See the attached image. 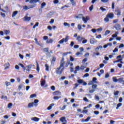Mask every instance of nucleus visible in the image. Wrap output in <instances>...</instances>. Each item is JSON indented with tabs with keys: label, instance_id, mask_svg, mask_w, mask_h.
Returning a JSON list of instances; mask_svg holds the SVG:
<instances>
[{
	"label": "nucleus",
	"instance_id": "f257e3e1",
	"mask_svg": "<svg viewBox=\"0 0 124 124\" xmlns=\"http://www.w3.org/2000/svg\"><path fill=\"white\" fill-rule=\"evenodd\" d=\"M40 0H30V3L31 4H33L32 5H30L29 6L24 5L23 6V9L24 11H27V10H29V9H31V8H34L36 6V2H39Z\"/></svg>",
	"mask_w": 124,
	"mask_h": 124
},
{
	"label": "nucleus",
	"instance_id": "f03ea898",
	"mask_svg": "<svg viewBox=\"0 0 124 124\" xmlns=\"http://www.w3.org/2000/svg\"><path fill=\"white\" fill-rule=\"evenodd\" d=\"M61 68H60L59 67L56 68V73L59 75H62V72H63V70L64 69V67L62 68L61 69Z\"/></svg>",
	"mask_w": 124,
	"mask_h": 124
},
{
	"label": "nucleus",
	"instance_id": "7ed1b4c3",
	"mask_svg": "<svg viewBox=\"0 0 124 124\" xmlns=\"http://www.w3.org/2000/svg\"><path fill=\"white\" fill-rule=\"evenodd\" d=\"M69 38V37L68 36H66L65 38H62L60 41H59L58 42V43L59 44H62V43H63V42L66 43V42H67V41H68Z\"/></svg>",
	"mask_w": 124,
	"mask_h": 124
},
{
	"label": "nucleus",
	"instance_id": "20e7f679",
	"mask_svg": "<svg viewBox=\"0 0 124 124\" xmlns=\"http://www.w3.org/2000/svg\"><path fill=\"white\" fill-rule=\"evenodd\" d=\"M97 88V85L93 84L92 86V90H89L90 93H93L94 92H95V89Z\"/></svg>",
	"mask_w": 124,
	"mask_h": 124
},
{
	"label": "nucleus",
	"instance_id": "39448f33",
	"mask_svg": "<svg viewBox=\"0 0 124 124\" xmlns=\"http://www.w3.org/2000/svg\"><path fill=\"white\" fill-rule=\"evenodd\" d=\"M97 78H93L92 81H91L89 83V85H93V84H97Z\"/></svg>",
	"mask_w": 124,
	"mask_h": 124
},
{
	"label": "nucleus",
	"instance_id": "423d86ee",
	"mask_svg": "<svg viewBox=\"0 0 124 124\" xmlns=\"http://www.w3.org/2000/svg\"><path fill=\"white\" fill-rule=\"evenodd\" d=\"M77 82L78 84H82L83 86H87V82L84 81L83 79H78Z\"/></svg>",
	"mask_w": 124,
	"mask_h": 124
},
{
	"label": "nucleus",
	"instance_id": "0eeeda50",
	"mask_svg": "<svg viewBox=\"0 0 124 124\" xmlns=\"http://www.w3.org/2000/svg\"><path fill=\"white\" fill-rule=\"evenodd\" d=\"M90 20V17L87 16L86 17H82V21L84 22V24H86Z\"/></svg>",
	"mask_w": 124,
	"mask_h": 124
},
{
	"label": "nucleus",
	"instance_id": "6e6552de",
	"mask_svg": "<svg viewBox=\"0 0 124 124\" xmlns=\"http://www.w3.org/2000/svg\"><path fill=\"white\" fill-rule=\"evenodd\" d=\"M63 61H64V59L62 58L61 61L60 65L59 67V68H62H62H63V67H64L63 66L64 65L65 62Z\"/></svg>",
	"mask_w": 124,
	"mask_h": 124
},
{
	"label": "nucleus",
	"instance_id": "1a4fd4ad",
	"mask_svg": "<svg viewBox=\"0 0 124 124\" xmlns=\"http://www.w3.org/2000/svg\"><path fill=\"white\" fill-rule=\"evenodd\" d=\"M114 28L116 29V31H120L121 30V25L119 24H116L114 25Z\"/></svg>",
	"mask_w": 124,
	"mask_h": 124
},
{
	"label": "nucleus",
	"instance_id": "9d476101",
	"mask_svg": "<svg viewBox=\"0 0 124 124\" xmlns=\"http://www.w3.org/2000/svg\"><path fill=\"white\" fill-rule=\"evenodd\" d=\"M84 39V38L82 37L81 36L78 35L77 38V40L78 42H82V40Z\"/></svg>",
	"mask_w": 124,
	"mask_h": 124
},
{
	"label": "nucleus",
	"instance_id": "9b49d317",
	"mask_svg": "<svg viewBox=\"0 0 124 124\" xmlns=\"http://www.w3.org/2000/svg\"><path fill=\"white\" fill-rule=\"evenodd\" d=\"M121 10L117 9L115 10V14L117 15V16H121Z\"/></svg>",
	"mask_w": 124,
	"mask_h": 124
},
{
	"label": "nucleus",
	"instance_id": "f8f14e48",
	"mask_svg": "<svg viewBox=\"0 0 124 124\" xmlns=\"http://www.w3.org/2000/svg\"><path fill=\"white\" fill-rule=\"evenodd\" d=\"M107 16L108 18L112 19V18H114V14H113V13H110L108 14L107 15Z\"/></svg>",
	"mask_w": 124,
	"mask_h": 124
},
{
	"label": "nucleus",
	"instance_id": "ddd939ff",
	"mask_svg": "<svg viewBox=\"0 0 124 124\" xmlns=\"http://www.w3.org/2000/svg\"><path fill=\"white\" fill-rule=\"evenodd\" d=\"M90 120H91V117H88L87 118V119H82L81 120V122L82 123H88V122H89V121H90Z\"/></svg>",
	"mask_w": 124,
	"mask_h": 124
},
{
	"label": "nucleus",
	"instance_id": "4468645a",
	"mask_svg": "<svg viewBox=\"0 0 124 124\" xmlns=\"http://www.w3.org/2000/svg\"><path fill=\"white\" fill-rule=\"evenodd\" d=\"M4 66L5 67L4 70H6V69H8V68H9V67L10 66V64H9V63H6L4 65Z\"/></svg>",
	"mask_w": 124,
	"mask_h": 124
},
{
	"label": "nucleus",
	"instance_id": "2eb2a0df",
	"mask_svg": "<svg viewBox=\"0 0 124 124\" xmlns=\"http://www.w3.org/2000/svg\"><path fill=\"white\" fill-rule=\"evenodd\" d=\"M31 121H33L34 122H39V118H37L36 117H33V118H32L31 119Z\"/></svg>",
	"mask_w": 124,
	"mask_h": 124
},
{
	"label": "nucleus",
	"instance_id": "dca6fc26",
	"mask_svg": "<svg viewBox=\"0 0 124 124\" xmlns=\"http://www.w3.org/2000/svg\"><path fill=\"white\" fill-rule=\"evenodd\" d=\"M62 93L59 91H55L53 93V95H61Z\"/></svg>",
	"mask_w": 124,
	"mask_h": 124
},
{
	"label": "nucleus",
	"instance_id": "f3484780",
	"mask_svg": "<svg viewBox=\"0 0 124 124\" xmlns=\"http://www.w3.org/2000/svg\"><path fill=\"white\" fill-rule=\"evenodd\" d=\"M108 46H112V43H108L106 45H105L104 46H103V48H104L105 49L107 48Z\"/></svg>",
	"mask_w": 124,
	"mask_h": 124
},
{
	"label": "nucleus",
	"instance_id": "a211bd4d",
	"mask_svg": "<svg viewBox=\"0 0 124 124\" xmlns=\"http://www.w3.org/2000/svg\"><path fill=\"white\" fill-rule=\"evenodd\" d=\"M66 118L65 117H62L60 119V122H62V123H63V122H66V120H65Z\"/></svg>",
	"mask_w": 124,
	"mask_h": 124
},
{
	"label": "nucleus",
	"instance_id": "6ab92c4d",
	"mask_svg": "<svg viewBox=\"0 0 124 124\" xmlns=\"http://www.w3.org/2000/svg\"><path fill=\"white\" fill-rule=\"evenodd\" d=\"M62 96H55L53 97V99L54 100H59V99H60V98H61Z\"/></svg>",
	"mask_w": 124,
	"mask_h": 124
},
{
	"label": "nucleus",
	"instance_id": "aec40b11",
	"mask_svg": "<svg viewBox=\"0 0 124 124\" xmlns=\"http://www.w3.org/2000/svg\"><path fill=\"white\" fill-rule=\"evenodd\" d=\"M17 14H18V11H14L12 15V17L13 18V17H15V16L16 15H17Z\"/></svg>",
	"mask_w": 124,
	"mask_h": 124
},
{
	"label": "nucleus",
	"instance_id": "412c9836",
	"mask_svg": "<svg viewBox=\"0 0 124 124\" xmlns=\"http://www.w3.org/2000/svg\"><path fill=\"white\" fill-rule=\"evenodd\" d=\"M36 62V70L37 71V72H39V70H40V68H39V64H38V62H37V61Z\"/></svg>",
	"mask_w": 124,
	"mask_h": 124
},
{
	"label": "nucleus",
	"instance_id": "4be33fe9",
	"mask_svg": "<svg viewBox=\"0 0 124 124\" xmlns=\"http://www.w3.org/2000/svg\"><path fill=\"white\" fill-rule=\"evenodd\" d=\"M33 104H34V103H30L28 105V108H31V107H33Z\"/></svg>",
	"mask_w": 124,
	"mask_h": 124
},
{
	"label": "nucleus",
	"instance_id": "5701e85b",
	"mask_svg": "<svg viewBox=\"0 0 124 124\" xmlns=\"http://www.w3.org/2000/svg\"><path fill=\"white\" fill-rule=\"evenodd\" d=\"M24 19L25 21H31V17H28V16H25L24 17Z\"/></svg>",
	"mask_w": 124,
	"mask_h": 124
},
{
	"label": "nucleus",
	"instance_id": "b1692460",
	"mask_svg": "<svg viewBox=\"0 0 124 124\" xmlns=\"http://www.w3.org/2000/svg\"><path fill=\"white\" fill-rule=\"evenodd\" d=\"M54 105H55V104H54V103H52L51 104H50L47 108V110H51V109H52V107H53V106H54Z\"/></svg>",
	"mask_w": 124,
	"mask_h": 124
},
{
	"label": "nucleus",
	"instance_id": "393cba45",
	"mask_svg": "<svg viewBox=\"0 0 124 124\" xmlns=\"http://www.w3.org/2000/svg\"><path fill=\"white\" fill-rule=\"evenodd\" d=\"M54 42V40L52 39H48L46 40V43H48V44H52L53 43V42Z\"/></svg>",
	"mask_w": 124,
	"mask_h": 124
},
{
	"label": "nucleus",
	"instance_id": "a878e982",
	"mask_svg": "<svg viewBox=\"0 0 124 124\" xmlns=\"http://www.w3.org/2000/svg\"><path fill=\"white\" fill-rule=\"evenodd\" d=\"M44 51L45 52H46V53H47L49 55H50V52H49V48L46 47V48H45L43 49Z\"/></svg>",
	"mask_w": 124,
	"mask_h": 124
},
{
	"label": "nucleus",
	"instance_id": "bb28decb",
	"mask_svg": "<svg viewBox=\"0 0 124 124\" xmlns=\"http://www.w3.org/2000/svg\"><path fill=\"white\" fill-rule=\"evenodd\" d=\"M102 48H103V47L102 46H98L97 47L95 48V51H98V50H99L100 49H102Z\"/></svg>",
	"mask_w": 124,
	"mask_h": 124
},
{
	"label": "nucleus",
	"instance_id": "cd10ccee",
	"mask_svg": "<svg viewBox=\"0 0 124 124\" xmlns=\"http://www.w3.org/2000/svg\"><path fill=\"white\" fill-rule=\"evenodd\" d=\"M4 32L6 35H7L10 33V31L6 30L4 31Z\"/></svg>",
	"mask_w": 124,
	"mask_h": 124
},
{
	"label": "nucleus",
	"instance_id": "c85d7f7f",
	"mask_svg": "<svg viewBox=\"0 0 124 124\" xmlns=\"http://www.w3.org/2000/svg\"><path fill=\"white\" fill-rule=\"evenodd\" d=\"M70 2H71L72 5H76V2L74 1V0H70Z\"/></svg>",
	"mask_w": 124,
	"mask_h": 124
},
{
	"label": "nucleus",
	"instance_id": "c756f323",
	"mask_svg": "<svg viewBox=\"0 0 124 124\" xmlns=\"http://www.w3.org/2000/svg\"><path fill=\"white\" fill-rule=\"evenodd\" d=\"M56 60H57V58L53 57L51 61V63H55V62H56Z\"/></svg>",
	"mask_w": 124,
	"mask_h": 124
},
{
	"label": "nucleus",
	"instance_id": "7c9ffc66",
	"mask_svg": "<svg viewBox=\"0 0 124 124\" xmlns=\"http://www.w3.org/2000/svg\"><path fill=\"white\" fill-rule=\"evenodd\" d=\"M45 83H46V81L45 80H43L41 83V86L43 87L45 85Z\"/></svg>",
	"mask_w": 124,
	"mask_h": 124
},
{
	"label": "nucleus",
	"instance_id": "2f4dec72",
	"mask_svg": "<svg viewBox=\"0 0 124 124\" xmlns=\"http://www.w3.org/2000/svg\"><path fill=\"white\" fill-rule=\"evenodd\" d=\"M18 65H20V66L23 68L24 70H26V67L22 63H20L18 64Z\"/></svg>",
	"mask_w": 124,
	"mask_h": 124
},
{
	"label": "nucleus",
	"instance_id": "473e14b6",
	"mask_svg": "<svg viewBox=\"0 0 124 124\" xmlns=\"http://www.w3.org/2000/svg\"><path fill=\"white\" fill-rule=\"evenodd\" d=\"M122 103H119V104H117V107L116 108V110H118V109H119V108H120V107H121V106H122Z\"/></svg>",
	"mask_w": 124,
	"mask_h": 124
},
{
	"label": "nucleus",
	"instance_id": "72a5a7b5",
	"mask_svg": "<svg viewBox=\"0 0 124 124\" xmlns=\"http://www.w3.org/2000/svg\"><path fill=\"white\" fill-rule=\"evenodd\" d=\"M13 105V104L12 103H10L8 104V108H9L10 109L12 108V106Z\"/></svg>",
	"mask_w": 124,
	"mask_h": 124
},
{
	"label": "nucleus",
	"instance_id": "f704fd0d",
	"mask_svg": "<svg viewBox=\"0 0 124 124\" xmlns=\"http://www.w3.org/2000/svg\"><path fill=\"white\" fill-rule=\"evenodd\" d=\"M124 80V78H120L118 79V81H119V83H122L123 81Z\"/></svg>",
	"mask_w": 124,
	"mask_h": 124
},
{
	"label": "nucleus",
	"instance_id": "c9c22d12",
	"mask_svg": "<svg viewBox=\"0 0 124 124\" xmlns=\"http://www.w3.org/2000/svg\"><path fill=\"white\" fill-rule=\"evenodd\" d=\"M45 66L46 67V71H49V65H48V64H45Z\"/></svg>",
	"mask_w": 124,
	"mask_h": 124
},
{
	"label": "nucleus",
	"instance_id": "e433bc0d",
	"mask_svg": "<svg viewBox=\"0 0 124 124\" xmlns=\"http://www.w3.org/2000/svg\"><path fill=\"white\" fill-rule=\"evenodd\" d=\"M112 80H113V82H114L115 83L118 82V79H117L116 77H113L112 78Z\"/></svg>",
	"mask_w": 124,
	"mask_h": 124
},
{
	"label": "nucleus",
	"instance_id": "4c0bfd02",
	"mask_svg": "<svg viewBox=\"0 0 124 124\" xmlns=\"http://www.w3.org/2000/svg\"><path fill=\"white\" fill-rule=\"evenodd\" d=\"M105 22H108L109 21V17L106 16V17L104 18Z\"/></svg>",
	"mask_w": 124,
	"mask_h": 124
},
{
	"label": "nucleus",
	"instance_id": "58836bf2",
	"mask_svg": "<svg viewBox=\"0 0 124 124\" xmlns=\"http://www.w3.org/2000/svg\"><path fill=\"white\" fill-rule=\"evenodd\" d=\"M46 5V3H45V2H44L41 4V8H43V7H44V6H45Z\"/></svg>",
	"mask_w": 124,
	"mask_h": 124
},
{
	"label": "nucleus",
	"instance_id": "ea45409f",
	"mask_svg": "<svg viewBox=\"0 0 124 124\" xmlns=\"http://www.w3.org/2000/svg\"><path fill=\"white\" fill-rule=\"evenodd\" d=\"M110 32H111V31H110L109 30H107L105 32V35H108V34H109V33H110Z\"/></svg>",
	"mask_w": 124,
	"mask_h": 124
},
{
	"label": "nucleus",
	"instance_id": "a19ab883",
	"mask_svg": "<svg viewBox=\"0 0 124 124\" xmlns=\"http://www.w3.org/2000/svg\"><path fill=\"white\" fill-rule=\"evenodd\" d=\"M88 112H89V110L88 109H83L82 110V113L83 114H87Z\"/></svg>",
	"mask_w": 124,
	"mask_h": 124
},
{
	"label": "nucleus",
	"instance_id": "79ce46f5",
	"mask_svg": "<svg viewBox=\"0 0 124 124\" xmlns=\"http://www.w3.org/2000/svg\"><path fill=\"white\" fill-rule=\"evenodd\" d=\"M36 97V94H32L30 95L31 98H33V97Z\"/></svg>",
	"mask_w": 124,
	"mask_h": 124
},
{
	"label": "nucleus",
	"instance_id": "37998d69",
	"mask_svg": "<svg viewBox=\"0 0 124 124\" xmlns=\"http://www.w3.org/2000/svg\"><path fill=\"white\" fill-rule=\"evenodd\" d=\"M90 43H91V44H94V39H90Z\"/></svg>",
	"mask_w": 124,
	"mask_h": 124
},
{
	"label": "nucleus",
	"instance_id": "c03bdc74",
	"mask_svg": "<svg viewBox=\"0 0 124 124\" xmlns=\"http://www.w3.org/2000/svg\"><path fill=\"white\" fill-rule=\"evenodd\" d=\"M78 29L79 31H81V30H82V26L80 24H78Z\"/></svg>",
	"mask_w": 124,
	"mask_h": 124
},
{
	"label": "nucleus",
	"instance_id": "a18cd8bd",
	"mask_svg": "<svg viewBox=\"0 0 124 124\" xmlns=\"http://www.w3.org/2000/svg\"><path fill=\"white\" fill-rule=\"evenodd\" d=\"M110 77V75H109V73H107L106 74L105 78H109Z\"/></svg>",
	"mask_w": 124,
	"mask_h": 124
},
{
	"label": "nucleus",
	"instance_id": "49530a36",
	"mask_svg": "<svg viewBox=\"0 0 124 124\" xmlns=\"http://www.w3.org/2000/svg\"><path fill=\"white\" fill-rule=\"evenodd\" d=\"M93 9V5H92L90 7H89V10L90 11H92Z\"/></svg>",
	"mask_w": 124,
	"mask_h": 124
},
{
	"label": "nucleus",
	"instance_id": "de8ad7c7",
	"mask_svg": "<svg viewBox=\"0 0 124 124\" xmlns=\"http://www.w3.org/2000/svg\"><path fill=\"white\" fill-rule=\"evenodd\" d=\"M122 61H123V59H119V60H118L117 61H114L113 62L114 63H115V62H121Z\"/></svg>",
	"mask_w": 124,
	"mask_h": 124
},
{
	"label": "nucleus",
	"instance_id": "09e8293b",
	"mask_svg": "<svg viewBox=\"0 0 124 124\" xmlns=\"http://www.w3.org/2000/svg\"><path fill=\"white\" fill-rule=\"evenodd\" d=\"M0 15L3 18H5V14L2 12H0Z\"/></svg>",
	"mask_w": 124,
	"mask_h": 124
},
{
	"label": "nucleus",
	"instance_id": "8fccbe9b",
	"mask_svg": "<svg viewBox=\"0 0 124 124\" xmlns=\"http://www.w3.org/2000/svg\"><path fill=\"white\" fill-rule=\"evenodd\" d=\"M63 25L65 27H67V26L69 27L70 26L68 23H67V22H64L63 23Z\"/></svg>",
	"mask_w": 124,
	"mask_h": 124
},
{
	"label": "nucleus",
	"instance_id": "3c124183",
	"mask_svg": "<svg viewBox=\"0 0 124 124\" xmlns=\"http://www.w3.org/2000/svg\"><path fill=\"white\" fill-rule=\"evenodd\" d=\"M83 100L86 101V102H89V99H88L86 97L83 98Z\"/></svg>",
	"mask_w": 124,
	"mask_h": 124
},
{
	"label": "nucleus",
	"instance_id": "603ef678",
	"mask_svg": "<svg viewBox=\"0 0 124 124\" xmlns=\"http://www.w3.org/2000/svg\"><path fill=\"white\" fill-rule=\"evenodd\" d=\"M119 92L118 91H117L114 93V95L115 96H117L119 94Z\"/></svg>",
	"mask_w": 124,
	"mask_h": 124
},
{
	"label": "nucleus",
	"instance_id": "864d4df0",
	"mask_svg": "<svg viewBox=\"0 0 124 124\" xmlns=\"http://www.w3.org/2000/svg\"><path fill=\"white\" fill-rule=\"evenodd\" d=\"M50 89L52 90V91H55V90H56V88L55 87V86H51Z\"/></svg>",
	"mask_w": 124,
	"mask_h": 124
},
{
	"label": "nucleus",
	"instance_id": "5fc2aeb1",
	"mask_svg": "<svg viewBox=\"0 0 124 124\" xmlns=\"http://www.w3.org/2000/svg\"><path fill=\"white\" fill-rule=\"evenodd\" d=\"M70 61L71 62H74V58L73 57H72V56H70Z\"/></svg>",
	"mask_w": 124,
	"mask_h": 124
},
{
	"label": "nucleus",
	"instance_id": "6e6d98bb",
	"mask_svg": "<svg viewBox=\"0 0 124 124\" xmlns=\"http://www.w3.org/2000/svg\"><path fill=\"white\" fill-rule=\"evenodd\" d=\"M119 51V49H118L117 48H114V49L113 50V53H116V52H118Z\"/></svg>",
	"mask_w": 124,
	"mask_h": 124
},
{
	"label": "nucleus",
	"instance_id": "4d7b16f0",
	"mask_svg": "<svg viewBox=\"0 0 124 124\" xmlns=\"http://www.w3.org/2000/svg\"><path fill=\"white\" fill-rule=\"evenodd\" d=\"M100 68H102L104 67V64L101 63L99 64Z\"/></svg>",
	"mask_w": 124,
	"mask_h": 124
},
{
	"label": "nucleus",
	"instance_id": "13d9d810",
	"mask_svg": "<svg viewBox=\"0 0 124 124\" xmlns=\"http://www.w3.org/2000/svg\"><path fill=\"white\" fill-rule=\"evenodd\" d=\"M54 3H55V4H57L58 3H59V0H54L53 1Z\"/></svg>",
	"mask_w": 124,
	"mask_h": 124
},
{
	"label": "nucleus",
	"instance_id": "bf43d9fd",
	"mask_svg": "<svg viewBox=\"0 0 124 124\" xmlns=\"http://www.w3.org/2000/svg\"><path fill=\"white\" fill-rule=\"evenodd\" d=\"M74 48L75 49H77L78 48H79V45H75L74 46Z\"/></svg>",
	"mask_w": 124,
	"mask_h": 124
},
{
	"label": "nucleus",
	"instance_id": "052dcab7",
	"mask_svg": "<svg viewBox=\"0 0 124 124\" xmlns=\"http://www.w3.org/2000/svg\"><path fill=\"white\" fill-rule=\"evenodd\" d=\"M66 107V105H64L61 108L62 111H63V110H64V109H65Z\"/></svg>",
	"mask_w": 124,
	"mask_h": 124
},
{
	"label": "nucleus",
	"instance_id": "680f3d73",
	"mask_svg": "<svg viewBox=\"0 0 124 124\" xmlns=\"http://www.w3.org/2000/svg\"><path fill=\"white\" fill-rule=\"evenodd\" d=\"M100 9H101V10H102V11H103V12H104V11H106V9L102 7H100Z\"/></svg>",
	"mask_w": 124,
	"mask_h": 124
},
{
	"label": "nucleus",
	"instance_id": "e2e57ef3",
	"mask_svg": "<svg viewBox=\"0 0 124 124\" xmlns=\"http://www.w3.org/2000/svg\"><path fill=\"white\" fill-rule=\"evenodd\" d=\"M83 16L82 14H79L78 16H76V18H81Z\"/></svg>",
	"mask_w": 124,
	"mask_h": 124
},
{
	"label": "nucleus",
	"instance_id": "0e129e2a",
	"mask_svg": "<svg viewBox=\"0 0 124 124\" xmlns=\"http://www.w3.org/2000/svg\"><path fill=\"white\" fill-rule=\"evenodd\" d=\"M101 37H102L101 34H99L97 36H96V38H98V39L101 38Z\"/></svg>",
	"mask_w": 124,
	"mask_h": 124
},
{
	"label": "nucleus",
	"instance_id": "69168bd1",
	"mask_svg": "<svg viewBox=\"0 0 124 124\" xmlns=\"http://www.w3.org/2000/svg\"><path fill=\"white\" fill-rule=\"evenodd\" d=\"M94 114H95V115H98V114H99V111H98L97 110L94 111Z\"/></svg>",
	"mask_w": 124,
	"mask_h": 124
},
{
	"label": "nucleus",
	"instance_id": "338daca9",
	"mask_svg": "<svg viewBox=\"0 0 124 124\" xmlns=\"http://www.w3.org/2000/svg\"><path fill=\"white\" fill-rule=\"evenodd\" d=\"M124 47V45L123 44H121L120 45V46H119V48H123Z\"/></svg>",
	"mask_w": 124,
	"mask_h": 124
},
{
	"label": "nucleus",
	"instance_id": "774afa93",
	"mask_svg": "<svg viewBox=\"0 0 124 124\" xmlns=\"http://www.w3.org/2000/svg\"><path fill=\"white\" fill-rule=\"evenodd\" d=\"M90 76V74L89 73H86L84 75V77H89Z\"/></svg>",
	"mask_w": 124,
	"mask_h": 124
}]
</instances>
